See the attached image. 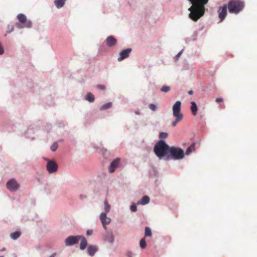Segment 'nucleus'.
<instances>
[{
  "instance_id": "4be33fe9",
  "label": "nucleus",
  "mask_w": 257,
  "mask_h": 257,
  "mask_svg": "<svg viewBox=\"0 0 257 257\" xmlns=\"http://www.w3.org/2000/svg\"><path fill=\"white\" fill-rule=\"evenodd\" d=\"M86 99L90 102L94 101V96L91 93H88L86 96Z\"/></svg>"
},
{
  "instance_id": "2f4dec72",
  "label": "nucleus",
  "mask_w": 257,
  "mask_h": 257,
  "mask_svg": "<svg viewBox=\"0 0 257 257\" xmlns=\"http://www.w3.org/2000/svg\"><path fill=\"white\" fill-rule=\"evenodd\" d=\"M149 107L150 109L153 111H156L157 108L156 105L154 104H149Z\"/></svg>"
},
{
  "instance_id": "473e14b6",
  "label": "nucleus",
  "mask_w": 257,
  "mask_h": 257,
  "mask_svg": "<svg viewBox=\"0 0 257 257\" xmlns=\"http://www.w3.org/2000/svg\"><path fill=\"white\" fill-rule=\"evenodd\" d=\"M130 209L132 211L135 212L137 210V206L136 205V204H134L131 206Z\"/></svg>"
},
{
  "instance_id": "423d86ee",
  "label": "nucleus",
  "mask_w": 257,
  "mask_h": 257,
  "mask_svg": "<svg viewBox=\"0 0 257 257\" xmlns=\"http://www.w3.org/2000/svg\"><path fill=\"white\" fill-rule=\"evenodd\" d=\"M17 18L20 23V24L18 25V27L20 28H31L32 26V23L30 21L27 20L25 15L22 14H20L17 16Z\"/></svg>"
},
{
  "instance_id": "6ab92c4d",
  "label": "nucleus",
  "mask_w": 257,
  "mask_h": 257,
  "mask_svg": "<svg viewBox=\"0 0 257 257\" xmlns=\"http://www.w3.org/2000/svg\"><path fill=\"white\" fill-rule=\"evenodd\" d=\"M88 252L90 255L93 256L97 250V248L95 246L91 245L88 247Z\"/></svg>"
},
{
  "instance_id": "72a5a7b5",
  "label": "nucleus",
  "mask_w": 257,
  "mask_h": 257,
  "mask_svg": "<svg viewBox=\"0 0 257 257\" xmlns=\"http://www.w3.org/2000/svg\"><path fill=\"white\" fill-rule=\"evenodd\" d=\"M97 87L98 89H101V90H104L105 88V87L104 85H98L97 86Z\"/></svg>"
},
{
  "instance_id": "20e7f679",
  "label": "nucleus",
  "mask_w": 257,
  "mask_h": 257,
  "mask_svg": "<svg viewBox=\"0 0 257 257\" xmlns=\"http://www.w3.org/2000/svg\"><path fill=\"white\" fill-rule=\"evenodd\" d=\"M181 102L180 101H177L173 105V116L176 117V120L172 122V125L173 127L175 126L177 123L181 121L183 115L181 112Z\"/></svg>"
},
{
  "instance_id": "ddd939ff",
  "label": "nucleus",
  "mask_w": 257,
  "mask_h": 257,
  "mask_svg": "<svg viewBox=\"0 0 257 257\" xmlns=\"http://www.w3.org/2000/svg\"><path fill=\"white\" fill-rule=\"evenodd\" d=\"M132 51L131 48H128L125 50H123L122 51L119 53V57L118 58L117 60L118 61H121L125 58H126L129 57L130 54Z\"/></svg>"
},
{
  "instance_id": "6e6552de",
  "label": "nucleus",
  "mask_w": 257,
  "mask_h": 257,
  "mask_svg": "<svg viewBox=\"0 0 257 257\" xmlns=\"http://www.w3.org/2000/svg\"><path fill=\"white\" fill-rule=\"evenodd\" d=\"M81 236H70L65 240V244L67 246H70L76 244L80 239Z\"/></svg>"
},
{
  "instance_id": "dca6fc26",
  "label": "nucleus",
  "mask_w": 257,
  "mask_h": 257,
  "mask_svg": "<svg viewBox=\"0 0 257 257\" xmlns=\"http://www.w3.org/2000/svg\"><path fill=\"white\" fill-rule=\"evenodd\" d=\"M191 106L190 107V109L192 112V113L193 115L195 116L197 114V112L198 110V107L196 105V103L194 101L191 102Z\"/></svg>"
},
{
  "instance_id": "5701e85b",
  "label": "nucleus",
  "mask_w": 257,
  "mask_h": 257,
  "mask_svg": "<svg viewBox=\"0 0 257 257\" xmlns=\"http://www.w3.org/2000/svg\"><path fill=\"white\" fill-rule=\"evenodd\" d=\"M21 235V232L20 231H16L13 233H11L10 236L12 238L14 239H17Z\"/></svg>"
},
{
  "instance_id": "1a4fd4ad",
  "label": "nucleus",
  "mask_w": 257,
  "mask_h": 257,
  "mask_svg": "<svg viewBox=\"0 0 257 257\" xmlns=\"http://www.w3.org/2000/svg\"><path fill=\"white\" fill-rule=\"evenodd\" d=\"M7 187L11 191H14L18 189L20 185L16 180L12 179L7 182Z\"/></svg>"
},
{
  "instance_id": "aec40b11",
  "label": "nucleus",
  "mask_w": 257,
  "mask_h": 257,
  "mask_svg": "<svg viewBox=\"0 0 257 257\" xmlns=\"http://www.w3.org/2000/svg\"><path fill=\"white\" fill-rule=\"evenodd\" d=\"M65 1L66 0H55L54 3L57 8H60L64 6Z\"/></svg>"
},
{
  "instance_id": "c9c22d12",
  "label": "nucleus",
  "mask_w": 257,
  "mask_h": 257,
  "mask_svg": "<svg viewBox=\"0 0 257 257\" xmlns=\"http://www.w3.org/2000/svg\"><path fill=\"white\" fill-rule=\"evenodd\" d=\"M14 27L13 26V27H12L11 30L10 31H8V32H7V33H11L12 31H13L14 30Z\"/></svg>"
},
{
  "instance_id": "0eeeda50",
  "label": "nucleus",
  "mask_w": 257,
  "mask_h": 257,
  "mask_svg": "<svg viewBox=\"0 0 257 257\" xmlns=\"http://www.w3.org/2000/svg\"><path fill=\"white\" fill-rule=\"evenodd\" d=\"M227 8L228 7L226 4H224L223 6L219 7L217 12L220 22H222L225 19L227 14Z\"/></svg>"
},
{
  "instance_id": "a878e982",
  "label": "nucleus",
  "mask_w": 257,
  "mask_h": 257,
  "mask_svg": "<svg viewBox=\"0 0 257 257\" xmlns=\"http://www.w3.org/2000/svg\"><path fill=\"white\" fill-rule=\"evenodd\" d=\"M113 240V237L111 234L107 235L105 238V240L110 243H112Z\"/></svg>"
},
{
  "instance_id": "b1692460",
  "label": "nucleus",
  "mask_w": 257,
  "mask_h": 257,
  "mask_svg": "<svg viewBox=\"0 0 257 257\" xmlns=\"http://www.w3.org/2000/svg\"><path fill=\"white\" fill-rule=\"evenodd\" d=\"M111 106H112V103L108 102V103H106L103 104V105H102L101 106V107L100 108V109L101 110L106 109L110 108L111 107Z\"/></svg>"
},
{
  "instance_id": "f3484780",
  "label": "nucleus",
  "mask_w": 257,
  "mask_h": 257,
  "mask_svg": "<svg viewBox=\"0 0 257 257\" xmlns=\"http://www.w3.org/2000/svg\"><path fill=\"white\" fill-rule=\"evenodd\" d=\"M150 202V198L148 196H144L142 199L138 202V204L145 205Z\"/></svg>"
},
{
  "instance_id": "9b49d317",
  "label": "nucleus",
  "mask_w": 257,
  "mask_h": 257,
  "mask_svg": "<svg viewBox=\"0 0 257 257\" xmlns=\"http://www.w3.org/2000/svg\"><path fill=\"white\" fill-rule=\"evenodd\" d=\"M120 160L119 158H116L114 159L110 164L109 167V172L110 173H113L115 170L118 168L120 164Z\"/></svg>"
},
{
  "instance_id": "a19ab883",
  "label": "nucleus",
  "mask_w": 257,
  "mask_h": 257,
  "mask_svg": "<svg viewBox=\"0 0 257 257\" xmlns=\"http://www.w3.org/2000/svg\"><path fill=\"white\" fill-rule=\"evenodd\" d=\"M0 257H4L3 256H0Z\"/></svg>"
},
{
  "instance_id": "cd10ccee",
  "label": "nucleus",
  "mask_w": 257,
  "mask_h": 257,
  "mask_svg": "<svg viewBox=\"0 0 257 257\" xmlns=\"http://www.w3.org/2000/svg\"><path fill=\"white\" fill-rule=\"evenodd\" d=\"M171 89L170 87L166 85H164L162 86V87L161 89V90L164 92H169Z\"/></svg>"
},
{
  "instance_id": "a211bd4d",
  "label": "nucleus",
  "mask_w": 257,
  "mask_h": 257,
  "mask_svg": "<svg viewBox=\"0 0 257 257\" xmlns=\"http://www.w3.org/2000/svg\"><path fill=\"white\" fill-rule=\"evenodd\" d=\"M80 239H81V240L80 244V248L82 250H83L87 246V242L86 239L84 236H81Z\"/></svg>"
},
{
  "instance_id": "9d476101",
  "label": "nucleus",
  "mask_w": 257,
  "mask_h": 257,
  "mask_svg": "<svg viewBox=\"0 0 257 257\" xmlns=\"http://www.w3.org/2000/svg\"><path fill=\"white\" fill-rule=\"evenodd\" d=\"M58 165L56 162L53 161H49L47 164V170L49 173H54L57 171Z\"/></svg>"
},
{
  "instance_id": "4468645a",
  "label": "nucleus",
  "mask_w": 257,
  "mask_h": 257,
  "mask_svg": "<svg viewBox=\"0 0 257 257\" xmlns=\"http://www.w3.org/2000/svg\"><path fill=\"white\" fill-rule=\"evenodd\" d=\"M117 40L113 36H110L106 39V44L109 47H113L116 44Z\"/></svg>"
},
{
  "instance_id": "f8f14e48",
  "label": "nucleus",
  "mask_w": 257,
  "mask_h": 257,
  "mask_svg": "<svg viewBox=\"0 0 257 257\" xmlns=\"http://www.w3.org/2000/svg\"><path fill=\"white\" fill-rule=\"evenodd\" d=\"M100 219L103 227L106 229V225L109 224L111 221L110 218L106 216L105 213L102 212L100 215Z\"/></svg>"
},
{
  "instance_id": "2eb2a0df",
  "label": "nucleus",
  "mask_w": 257,
  "mask_h": 257,
  "mask_svg": "<svg viewBox=\"0 0 257 257\" xmlns=\"http://www.w3.org/2000/svg\"><path fill=\"white\" fill-rule=\"evenodd\" d=\"M192 5H196L198 7H204V5L207 4L209 0H189Z\"/></svg>"
},
{
  "instance_id": "f03ea898",
  "label": "nucleus",
  "mask_w": 257,
  "mask_h": 257,
  "mask_svg": "<svg viewBox=\"0 0 257 257\" xmlns=\"http://www.w3.org/2000/svg\"><path fill=\"white\" fill-rule=\"evenodd\" d=\"M227 6L230 13L237 14L243 10L244 3L239 0H231Z\"/></svg>"
},
{
  "instance_id": "58836bf2",
  "label": "nucleus",
  "mask_w": 257,
  "mask_h": 257,
  "mask_svg": "<svg viewBox=\"0 0 257 257\" xmlns=\"http://www.w3.org/2000/svg\"><path fill=\"white\" fill-rule=\"evenodd\" d=\"M87 234H89V233H90V232H89V231H87Z\"/></svg>"
},
{
  "instance_id": "c85d7f7f",
  "label": "nucleus",
  "mask_w": 257,
  "mask_h": 257,
  "mask_svg": "<svg viewBox=\"0 0 257 257\" xmlns=\"http://www.w3.org/2000/svg\"><path fill=\"white\" fill-rule=\"evenodd\" d=\"M104 209L106 212H108L110 209V206L108 204L107 201L105 200L104 201Z\"/></svg>"
},
{
  "instance_id": "7ed1b4c3",
  "label": "nucleus",
  "mask_w": 257,
  "mask_h": 257,
  "mask_svg": "<svg viewBox=\"0 0 257 257\" xmlns=\"http://www.w3.org/2000/svg\"><path fill=\"white\" fill-rule=\"evenodd\" d=\"M190 11L189 18L194 21H197L204 14L205 7H198L196 5H192L189 9Z\"/></svg>"
},
{
  "instance_id": "4c0bfd02",
  "label": "nucleus",
  "mask_w": 257,
  "mask_h": 257,
  "mask_svg": "<svg viewBox=\"0 0 257 257\" xmlns=\"http://www.w3.org/2000/svg\"><path fill=\"white\" fill-rule=\"evenodd\" d=\"M55 255H56V253L54 252V253H52L49 257H55Z\"/></svg>"
},
{
  "instance_id": "f704fd0d",
  "label": "nucleus",
  "mask_w": 257,
  "mask_h": 257,
  "mask_svg": "<svg viewBox=\"0 0 257 257\" xmlns=\"http://www.w3.org/2000/svg\"><path fill=\"white\" fill-rule=\"evenodd\" d=\"M216 102L219 103L223 101V99L222 98H217L215 100Z\"/></svg>"
},
{
  "instance_id": "393cba45",
  "label": "nucleus",
  "mask_w": 257,
  "mask_h": 257,
  "mask_svg": "<svg viewBox=\"0 0 257 257\" xmlns=\"http://www.w3.org/2000/svg\"><path fill=\"white\" fill-rule=\"evenodd\" d=\"M152 235V231L150 227H146L145 228V237L147 236H151Z\"/></svg>"
},
{
  "instance_id": "39448f33",
  "label": "nucleus",
  "mask_w": 257,
  "mask_h": 257,
  "mask_svg": "<svg viewBox=\"0 0 257 257\" xmlns=\"http://www.w3.org/2000/svg\"><path fill=\"white\" fill-rule=\"evenodd\" d=\"M170 154L168 156L169 158L174 160L182 159L184 157V151L180 148L175 147H171L169 149Z\"/></svg>"
},
{
  "instance_id": "e433bc0d",
  "label": "nucleus",
  "mask_w": 257,
  "mask_h": 257,
  "mask_svg": "<svg viewBox=\"0 0 257 257\" xmlns=\"http://www.w3.org/2000/svg\"><path fill=\"white\" fill-rule=\"evenodd\" d=\"M188 93L190 94V95H192L193 93V90H189V92H188Z\"/></svg>"
},
{
  "instance_id": "ea45409f",
  "label": "nucleus",
  "mask_w": 257,
  "mask_h": 257,
  "mask_svg": "<svg viewBox=\"0 0 257 257\" xmlns=\"http://www.w3.org/2000/svg\"><path fill=\"white\" fill-rule=\"evenodd\" d=\"M87 234H89V233H90V232H89V231H87Z\"/></svg>"
},
{
  "instance_id": "bb28decb",
  "label": "nucleus",
  "mask_w": 257,
  "mask_h": 257,
  "mask_svg": "<svg viewBox=\"0 0 257 257\" xmlns=\"http://www.w3.org/2000/svg\"><path fill=\"white\" fill-rule=\"evenodd\" d=\"M140 245L142 248H144L146 246V242L145 237L142 238L140 242Z\"/></svg>"
},
{
  "instance_id": "c756f323",
  "label": "nucleus",
  "mask_w": 257,
  "mask_h": 257,
  "mask_svg": "<svg viewBox=\"0 0 257 257\" xmlns=\"http://www.w3.org/2000/svg\"><path fill=\"white\" fill-rule=\"evenodd\" d=\"M168 136V134L167 133L162 132L159 134V138L161 139H166Z\"/></svg>"
},
{
  "instance_id": "412c9836",
  "label": "nucleus",
  "mask_w": 257,
  "mask_h": 257,
  "mask_svg": "<svg viewBox=\"0 0 257 257\" xmlns=\"http://www.w3.org/2000/svg\"><path fill=\"white\" fill-rule=\"evenodd\" d=\"M195 150V144H191L187 149L186 151V155H189L190 153Z\"/></svg>"
},
{
  "instance_id": "7c9ffc66",
  "label": "nucleus",
  "mask_w": 257,
  "mask_h": 257,
  "mask_svg": "<svg viewBox=\"0 0 257 257\" xmlns=\"http://www.w3.org/2000/svg\"><path fill=\"white\" fill-rule=\"evenodd\" d=\"M58 148V144L56 143H53L51 147V150L53 152H55Z\"/></svg>"
},
{
  "instance_id": "f257e3e1",
  "label": "nucleus",
  "mask_w": 257,
  "mask_h": 257,
  "mask_svg": "<svg viewBox=\"0 0 257 257\" xmlns=\"http://www.w3.org/2000/svg\"><path fill=\"white\" fill-rule=\"evenodd\" d=\"M170 147L163 140L158 141L155 145L154 151L156 155L161 159L169 152Z\"/></svg>"
}]
</instances>
